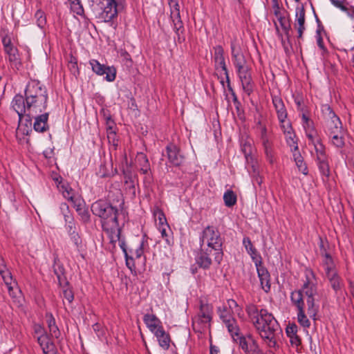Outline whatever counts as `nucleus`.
Returning <instances> with one entry per match:
<instances>
[{"mask_svg": "<svg viewBox=\"0 0 354 354\" xmlns=\"http://www.w3.org/2000/svg\"><path fill=\"white\" fill-rule=\"evenodd\" d=\"M309 142L313 144L316 153V160H322L328 158L326 153L325 147L317 137L314 138V140H309Z\"/></svg>", "mask_w": 354, "mask_h": 354, "instance_id": "31", "label": "nucleus"}, {"mask_svg": "<svg viewBox=\"0 0 354 354\" xmlns=\"http://www.w3.org/2000/svg\"><path fill=\"white\" fill-rule=\"evenodd\" d=\"M295 28L298 32V38H301L305 30V10L304 7L297 8Z\"/></svg>", "mask_w": 354, "mask_h": 354, "instance_id": "24", "label": "nucleus"}, {"mask_svg": "<svg viewBox=\"0 0 354 354\" xmlns=\"http://www.w3.org/2000/svg\"><path fill=\"white\" fill-rule=\"evenodd\" d=\"M71 241L73 242V243L77 246L79 247V245L81 244L82 241L80 239V236H79L77 231H73L71 233L68 234Z\"/></svg>", "mask_w": 354, "mask_h": 354, "instance_id": "56", "label": "nucleus"}, {"mask_svg": "<svg viewBox=\"0 0 354 354\" xmlns=\"http://www.w3.org/2000/svg\"><path fill=\"white\" fill-rule=\"evenodd\" d=\"M322 112L325 120L326 134L337 133V131L344 129L340 119L328 104L322 106Z\"/></svg>", "mask_w": 354, "mask_h": 354, "instance_id": "7", "label": "nucleus"}, {"mask_svg": "<svg viewBox=\"0 0 354 354\" xmlns=\"http://www.w3.org/2000/svg\"><path fill=\"white\" fill-rule=\"evenodd\" d=\"M145 243V239L143 238L142 239L141 242L140 243L139 245L138 246V248L135 250L133 255L135 256L136 258L139 259L142 256V254L144 253Z\"/></svg>", "mask_w": 354, "mask_h": 354, "instance_id": "54", "label": "nucleus"}, {"mask_svg": "<svg viewBox=\"0 0 354 354\" xmlns=\"http://www.w3.org/2000/svg\"><path fill=\"white\" fill-rule=\"evenodd\" d=\"M217 313L228 332H239L240 330L236 321L232 316L233 313L228 309L226 305L218 307Z\"/></svg>", "mask_w": 354, "mask_h": 354, "instance_id": "12", "label": "nucleus"}, {"mask_svg": "<svg viewBox=\"0 0 354 354\" xmlns=\"http://www.w3.org/2000/svg\"><path fill=\"white\" fill-rule=\"evenodd\" d=\"M124 257H125L127 266L129 269L131 270L132 268L134 267L133 257L129 256L128 254H126V255H124Z\"/></svg>", "mask_w": 354, "mask_h": 354, "instance_id": "60", "label": "nucleus"}, {"mask_svg": "<svg viewBox=\"0 0 354 354\" xmlns=\"http://www.w3.org/2000/svg\"><path fill=\"white\" fill-rule=\"evenodd\" d=\"M37 340L44 354H58L52 339V333H41Z\"/></svg>", "mask_w": 354, "mask_h": 354, "instance_id": "17", "label": "nucleus"}, {"mask_svg": "<svg viewBox=\"0 0 354 354\" xmlns=\"http://www.w3.org/2000/svg\"><path fill=\"white\" fill-rule=\"evenodd\" d=\"M241 82L242 88L248 95L253 91L254 83L252 80L250 68L236 72Z\"/></svg>", "mask_w": 354, "mask_h": 354, "instance_id": "19", "label": "nucleus"}, {"mask_svg": "<svg viewBox=\"0 0 354 354\" xmlns=\"http://www.w3.org/2000/svg\"><path fill=\"white\" fill-rule=\"evenodd\" d=\"M98 6L101 10L99 19L104 22H111L117 17L118 9L116 0H98Z\"/></svg>", "mask_w": 354, "mask_h": 354, "instance_id": "11", "label": "nucleus"}, {"mask_svg": "<svg viewBox=\"0 0 354 354\" xmlns=\"http://www.w3.org/2000/svg\"><path fill=\"white\" fill-rule=\"evenodd\" d=\"M256 129L263 145L268 161L271 164L274 163L275 158L273 145L266 125L263 124L261 120H259L256 124Z\"/></svg>", "mask_w": 354, "mask_h": 354, "instance_id": "8", "label": "nucleus"}, {"mask_svg": "<svg viewBox=\"0 0 354 354\" xmlns=\"http://www.w3.org/2000/svg\"><path fill=\"white\" fill-rule=\"evenodd\" d=\"M93 214L101 218L104 230L107 232L116 233V237L119 240L120 229L118 221V209L109 203L99 200L91 205Z\"/></svg>", "mask_w": 354, "mask_h": 354, "instance_id": "4", "label": "nucleus"}, {"mask_svg": "<svg viewBox=\"0 0 354 354\" xmlns=\"http://www.w3.org/2000/svg\"><path fill=\"white\" fill-rule=\"evenodd\" d=\"M272 103L277 112L280 124H283L286 122H290L286 120L288 113L281 98L278 96L272 97Z\"/></svg>", "mask_w": 354, "mask_h": 354, "instance_id": "21", "label": "nucleus"}, {"mask_svg": "<svg viewBox=\"0 0 354 354\" xmlns=\"http://www.w3.org/2000/svg\"><path fill=\"white\" fill-rule=\"evenodd\" d=\"M223 200L227 207H232L236 203V196L232 190H227L224 193Z\"/></svg>", "mask_w": 354, "mask_h": 354, "instance_id": "40", "label": "nucleus"}, {"mask_svg": "<svg viewBox=\"0 0 354 354\" xmlns=\"http://www.w3.org/2000/svg\"><path fill=\"white\" fill-rule=\"evenodd\" d=\"M35 17L37 19V24L39 27L43 28L46 24V17L44 13L42 11L38 10L35 13Z\"/></svg>", "mask_w": 354, "mask_h": 354, "instance_id": "50", "label": "nucleus"}, {"mask_svg": "<svg viewBox=\"0 0 354 354\" xmlns=\"http://www.w3.org/2000/svg\"><path fill=\"white\" fill-rule=\"evenodd\" d=\"M228 309L231 310L232 313H236L238 315H240L242 309L239 306L236 301L234 299H228L227 301V304H225Z\"/></svg>", "mask_w": 354, "mask_h": 354, "instance_id": "46", "label": "nucleus"}, {"mask_svg": "<svg viewBox=\"0 0 354 354\" xmlns=\"http://www.w3.org/2000/svg\"><path fill=\"white\" fill-rule=\"evenodd\" d=\"M305 277L306 280L301 289L292 292L290 299L298 310L303 309L305 306L303 299V293H304L307 297L308 314L310 317H315L319 309V305L316 303L318 300L317 280L311 270L305 271Z\"/></svg>", "mask_w": 354, "mask_h": 354, "instance_id": "2", "label": "nucleus"}, {"mask_svg": "<svg viewBox=\"0 0 354 354\" xmlns=\"http://www.w3.org/2000/svg\"><path fill=\"white\" fill-rule=\"evenodd\" d=\"M293 156L295 158V161L296 162V165L299 170L303 174L307 175L308 174V168L305 162H304V160L299 152V151H297L295 152H293Z\"/></svg>", "mask_w": 354, "mask_h": 354, "instance_id": "36", "label": "nucleus"}, {"mask_svg": "<svg viewBox=\"0 0 354 354\" xmlns=\"http://www.w3.org/2000/svg\"><path fill=\"white\" fill-rule=\"evenodd\" d=\"M316 161L322 175L325 177H328L330 174V168L328 162V158L322 160H317Z\"/></svg>", "mask_w": 354, "mask_h": 354, "instance_id": "37", "label": "nucleus"}, {"mask_svg": "<svg viewBox=\"0 0 354 354\" xmlns=\"http://www.w3.org/2000/svg\"><path fill=\"white\" fill-rule=\"evenodd\" d=\"M243 244L248 253H250L254 250L256 248L254 247L252 241L249 237H244L243 239Z\"/></svg>", "mask_w": 354, "mask_h": 354, "instance_id": "55", "label": "nucleus"}, {"mask_svg": "<svg viewBox=\"0 0 354 354\" xmlns=\"http://www.w3.org/2000/svg\"><path fill=\"white\" fill-rule=\"evenodd\" d=\"M170 8H171V17H176L178 16H180V7L177 2L171 1L169 3Z\"/></svg>", "mask_w": 354, "mask_h": 354, "instance_id": "48", "label": "nucleus"}, {"mask_svg": "<svg viewBox=\"0 0 354 354\" xmlns=\"http://www.w3.org/2000/svg\"><path fill=\"white\" fill-rule=\"evenodd\" d=\"M136 163L140 171L145 175H149L150 165L147 156L143 153H138L136 157Z\"/></svg>", "mask_w": 354, "mask_h": 354, "instance_id": "27", "label": "nucleus"}, {"mask_svg": "<svg viewBox=\"0 0 354 354\" xmlns=\"http://www.w3.org/2000/svg\"><path fill=\"white\" fill-rule=\"evenodd\" d=\"M234 342L248 354H263L256 344L255 340L250 333H231Z\"/></svg>", "mask_w": 354, "mask_h": 354, "instance_id": "10", "label": "nucleus"}, {"mask_svg": "<svg viewBox=\"0 0 354 354\" xmlns=\"http://www.w3.org/2000/svg\"><path fill=\"white\" fill-rule=\"evenodd\" d=\"M12 106L13 109L17 113L19 118V122L23 120L28 115H35L28 111V104L26 102L22 95H17L12 100Z\"/></svg>", "mask_w": 354, "mask_h": 354, "instance_id": "15", "label": "nucleus"}, {"mask_svg": "<svg viewBox=\"0 0 354 354\" xmlns=\"http://www.w3.org/2000/svg\"><path fill=\"white\" fill-rule=\"evenodd\" d=\"M287 336L290 338V343L292 346H295L297 348L301 344V339L297 335V333H286Z\"/></svg>", "mask_w": 354, "mask_h": 354, "instance_id": "52", "label": "nucleus"}, {"mask_svg": "<svg viewBox=\"0 0 354 354\" xmlns=\"http://www.w3.org/2000/svg\"><path fill=\"white\" fill-rule=\"evenodd\" d=\"M124 184L126 189L133 195L136 196L135 180L130 171H124Z\"/></svg>", "mask_w": 354, "mask_h": 354, "instance_id": "34", "label": "nucleus"}, {"mask_svg": "<svg viewBox=\"0 0 354 354\" xmlns=\"http://www.w3.org/2000/svg\"><path fill=\"white\" fill-rule=\"evenodd\" d=\"M158 230L161 234L162 237L165 240L167 243L168 245H171L172 243L171 239H170V234H171V229L168 225L164 224V225H158Z\"/></svg>", "mask_w": 354, "mask_h": 354, "instance_id": "39", "label": "nucleus"}, {"mask_svg": "<svg viewBox=\"0 0 354 354\" xmlns=\"http://www.w3.org/2000/svg\"><path fill=\"white\" fill-rule=\"evenodd\" d=\"M71 201L73 203L77 212L85 207V203L80 197H75L73 200H71Z\"/></svg>", "mask_w": 354, "mask_h": 354, "instance_id": "49", "label": "nucleus"}, {"mask_svg": "<svg viewBox=\"0 0 354 354\" xmlns=\"http://www.w3.org/2000/svg\"><path fill=\"white\" fill-rule=\"evenodd\" d=\"M328 279L331 288L337 293L343 287V281L338 275L337 272L326 276Z\"/></svg>", "mask_w": 354, "mask_h": 354, "instance_id": "32", "label": "nucleus"}, {"mask_svg": "<svg viewBox=\"0 0 354 354\" xmlns=\"http://www.w3.org/2000/svg\"><path fill=\"white\" fill-rule=\"evenodd\" d=\"M75 6H78L75 12L77 15H82L83 13V8L81 6L79 5V1H75V3H74Z\"/></svg>", "mask_w": 354, "mask_h": 354, "instance_id": "64", "label": "nucleus"}, {"mask_svg": "<svg viewBox=\"0 0 354 354\" xmlns=\"http://www.w3.org/2000/svg\"><path fill=\"white\" fill-rule=\"evenodd\" d=\"M232 59L236 72L249 68L245 56L239 49H236L234 44H231Z\"/></svg>", "mask_w": 354, "mask_h": 354, "instance_id": "20", "label": "nucleus"}, {"mask_svg": "<svg viewBox=\"0 0 354 354\" xmlns=\"http://www.w3.org/2000/svg\"><path fill=\"white\" fill-rule=\"evenodd\" d=\"M8 269L5 263V260L0 257V274H2L4 271H7Z\"/></svg>", "mask_w": 354, "mask_h": 354, "instance_id": "61", "label": "nucleus"}, {"mask_svg": "<svg viewBox=\"0 0 354 354\" xmlns=\"http://www.w3.org/2000/svg\"><path fill=\"white\" fill-rule=\"evenodd\" d=\"M297 318L298 322L304 328H307L310 326V322L305 315L304 308L298 310Z\"/></svg>", "mask_w": 354, "mask_h": 354, "instance_id": "43", "label": "nucleus"}, {"mask_svg": "<svg viewBox=\"0 0 354 354\" xmlns=\"http://www.w3.org/2000/svg\"><path fill=\"white\" fill-rule=\"evenodd\" d=\"M248 254L254 263L262 289L266 292H269L270 290V274L266 268L262 265L261 255L258 253L257 249L248 253Z\"/></svg>", "mask_w": 354, "mask_h": 354, "instance_id": "9", "label": "nucleus"}, {"mask_svg": "<svg viewBox=\"0 0 354 354\" xmlns=\"http://www.w3.org/2000/svg\"><path fill=\"white\" fill-rule=\"evenodd\" d=\"M332 4L336 8H339L342 11H347V8L343 5L342 2L344 0H330Z\"/></svg>", "mask_w": 354, "mask_h": 354, "instance_id": "58", "label": "nucleus"}, {"mask_svg": "<svg viewBox=\"0 0 354 354\" xmlns=\"http://www.w3.org/2000/svg\"><path fill=\"white\" fill-rule=\"evenodd\" d=\"M77 213L84 223H88L90 221V214L86 207L78 211Z\"/></svg>", "mask_w": 354, "mask_h": 354, "instance_id": "53", "label": "nucleus"}, {"mask_svg": "<svg viewBox=\"0 0 354 354\" xmlns=\"http://www.w3.org/2000/svg\"><path fill=\"white\" fill-rule=\"evenodd\" d=\"M251 168H252V171L249 170V172L250 173V175H251L253 180L255 183H257L259 185H261L263 180H262L261 177L259 175V171L258 167L256 165H252L251 166Z\"/></svg>", "mask_w": 354, "mask_h": 354, "instance_id": "44", "label": "nucleus"}, {"mask_svg": "<svg viewBox=\"0 0 354 354\" xmlns=\"http://www.w3.org/2000/svg\"><path fill=\"white\" fill-rule=\"evenodd\" d=\"M212 319L194 317L192 327L194 332H207L211 330Z\"/></svg>", "mask_w": 354, "mask_h": 354, "instance_id": "25", "label": "nucleus"}, {"mask_svg": "<svg viewBox=\"0 0 354 354\" xmlns=\"http://www.w3.org/2000/svg\"><path fill=\"white\" fill-rule=\"evenodd\" d=\"M200 252L196 261L204 269L209 268L213 262L220 264L223 259V239L220 232L214 226H207L200 234Z\"/></svg>", "mask_w": 354, "mask_h": 354, "instance_id": "1", "label": "nucleus"}, {"mask_svg": "<svg viewBox=\"0 0 354 354\" xmlns=\"http://www.w3.org/2000/svg\"><path fill=\"white\" fill-rule=\"evenodd\" d=\"M32 118L35 119L33 128L35 131L44 132L48 129L47 123L48 119V113L45 112L44 113H41L39 114H35V115H28L25 119L24 123V122L20 121L17 129V133L28 135L29 131H31Z\"/></svg>", "mask_w": 354, "mask_h": 354, "instance_id": "6", "label": "nucleus"}, {"mask_svg": "<svg viewBox=\"0 0 354 354\" xmlns=\"http://www.w3.org/2000/svg\"><path fill=\"white\" fill-rule=\"evenodd\" d=\"M0 275L8 288L9 294L12 295L13 288L12 283L15 282L13 281L11 272L8 270L7 271H4L2 274H0Z\"/></svg>", "mask_w": 354, "mask_h": 354, "instance_id": "38", "label": "nucleus"}, {"mask_svg": "<svg viewBox=\"0 0 354 354\" xmlns=\"http://www.w3.org/2000/svg\"><path fill=\"white\" fill-rule=\"evenodd\" d=\"M214 50V55H213V59L214 62V66L215 68L218 70V68H221L223 72L224 75L226 78V82L227 84V87L229 89H232L230 86V81L228 74V71L225 64V60L224 57V50L223 47L220 45L216 46L213 48Z\"/></svg>", "mask_w": 354, "mask_h": 354, "instance_id": "14", "label": "nucleus"}, {"mask_svg": "<svg viewBox=\"0 0 354 354\" xmlns=\"http://www.w3.org/2000/svg\"><path fill=\"white\" fill-rule=\"evenodd\" d=\"M324 256H323L322 266L324 268L326 276L335 273L337 271L335 263L331 256L324 250Z\"/></svg>", "mask_w": 354, "mask_h": 354, "instance_id": "28", "label": "nucleus"}, {"mask_svg": "<svg viewBox=\"0 0 354 354\" xmlns=\"http://www.w3.org/2000/svg\"><path fill=\"white\" fill-rule=\"evenodd\" d=\"M63 189H64V190H63L64 197L68 201L73 200L75 196L73 195V193H72L73 189L68 187H63Z\"/></svg>", "mask_w": 354, "mask_h": 354, "instance_id": "57", "label": "nucleus"}, {"mask_svg": "<svg viewBox=\"0 0 354 354\" xmlns=\"http://www.w3.org/2000/svg\"><path fill=\"white\" fill-rule=\"evenodd\" d=\"M176 19L175 17H171L173 24H174V29L177 35H180V32H183L184 30L183 24L180 19V17L178 16Z\"/></svg>", "mask_w": 354, "mask_h": 354, "instance_id": "45", "label": "nucleus"}, {"mask_svg": "<svg viewBox=\"0 0 354 354\" xmlns=\"http://www.w3.org/2000/svg\"><path fill=\"white\" fill-rule=\"evenodd\" d=\"M297 326L295 324H290L286 328V332H297Z\"/></svg>", "mask_w": 354, "mask_h": 354, "instance_id": "62", "label": "nucleus"}, {"mask_svg": "<svg viewBox=\"0 0 354 354\" xmlns=\"http://www.w3.org/2000/svg\"><path fill=\"white\" fill-rule=\"evenodd\" d=\"M281 129L283 132L286 142L290 147V151L293 153L298 151L297 138L295 133L294 132L291 123L286 122L283 124H280Z\"/></svg>", "mask_w": 354, "mask_h": 354, "instance_id": "16", "label": "nucleus"}, {"mask_svg": "<svg viewBox=\"0 0 354 354\" xmlns=\"http://www.w3.org/2000/svg\"><path fill=\"white\" fill-rule=\"evenodd\" d=\"M153 214L155 220L158 221V226L160 225H164L167 223L165 214L160 208H154Z\"/></svg>", "mask_w": 354, "mask_h": 354, "instance_id": "41", "label": "nucleus"}, {"mask_svg": "<svg viewBox=\"0 0 354 354\" xmlns=\"http://www.w3.org/2000/svg\"><path fill=\"white\" fill-rule=\"evenodd\" d=\"M337 133L327 134L331 139L332 144L336 147H342L344 145V136L345 131L344 129L337 131Z\"/></svg>", "mask_w": 354, "mask_h": 354, "instance_id": "33", "label": "nucleus"}, {"mask_svg": "<svg viewBox=\"0 0 354 354\" xmlns=\"http://www.w3.org/2000/svg\"><path fill=\"white\" fill-rule=\"evenodd\" d=\"M210 353L209 354H218V349L216 346H214L212 343V337H210Z\"/></svg>", "mask_w": 354, "mask_h": 354, "instance_id": "63", "label": "nucleus"}, {"mask_svg": "<svg viewBox=\"0 0 354 354\" xmlns=\"http://www.w3.org/2000/svg\"><path fill=\"white\" fill-rule=\"evenodd\" d=\"M167 158L174 166H180L184 160V156L180 149L174 144L170 143L166 147Z\"/></svg>", "mask_w": 354, "mask_h": 354, "instance_id": "18", "label": "nucleus"}, {"mask_svg": "<svg viewBox=\"0 0 354 354\" xmlns=\"http://www.w3.org/2000/svg\"><path fill=\"white\" fill-rule=\"evenodd\" d=\"M28 111L32 114L43 113L47 107L48 93L40 82L32 80L28 82L25 90Z\"/></svg>", "mask_w": 354, "mask_h": 354, "instance_id": "3", "label": "nucleus"}, {"mask_svg": "<svg viewBox=\"0 0 354 354\" xmlns=\"http://www.w3.org/2000/svg\"><path fill=\"white\" fill-rule=\"evenodd\" d=\"M156 337L160 346L165 350L169 348L171 342L169 333H156Z\"/></svg>", "mask_w": 354, "mask_h": 354, "instance_id": "35", "label": "nucleus"}, {"mask_svg": "<svg viewBox=\"0 0 354 354\" xmlns=\"http://www.w3.org/2000/svg\"><path fill=\"white\" fill-rule=\"evenodd\" d=\"M62 295L64 297V299H66L68 301V303H71L73 301V292L68 286L63 287Z\"/></svg>", "mask_w": 354, "mask_h": 354, "instance_id": "47", "label": "nucleus"}, {"mask_svg": "<svg viewBox=\"0 0 354 354\" xmlns=\"http://www.w3.org/2000/svg\"><path fill=\"white\" fill-rule=\"evenodd\" d=\"M5 52L8 55V60L10 63L11 67L19 69V66L21 65V63L17 49L15 47H13L12 48H8V50H5Z\"/></svg>", "mask_w": 354, "mask_h": 354, "instance_id": "30", "label": "nucleus"}, {"mask_svg": "<svg viewBox=\"0 0 354 354\" xmlns=\"http://www.w3.org/2000/svg\"><path fill=\"white\" fill-rule=\"evenodd\" d=\"M247 312L259 332H276L278 330L279 326L277 320L266 310L261 309L259 313L255 306L250 305L247 307Z\"/></svg>", "mask_w": 354, "mask_h": 354, "instance_id": "5", "label": "nucleus"}, {"mask_svg": "<svg viewBox=\"0 0 354 354\" xmlns=\"http://www.w3.org/2000/svg\"><path fill=\"white\" fill-rule=\"evenodd\" d=\"M301 124L308 140H314V138L317 137V131L315 129L313 122L304 113L301 115Z\"/></svg>", "mask_w": 354, "mask_h": 354, "instance_id": "22", "label": "nucleus"}, {"mask_svg": "<svg viewBox=\"0 0 354 354\" xmlns=\"http://www.w3.org/2000/svg\"><path fill=\"white\" fill-rule=\"evenodd\" d=\"M60 209L64 215L66 222V229L68 233L70 234L73 231H77L74 218L70 214L68 205L66 203H62L60 205Z\"/></svg>", "mask_w": 354, "mask_h": 354, "instance_id": "23", "label": "nucleus"}, {"mask_svg": "<svg viewBox=\"0 0 354 354\" xmlns=\"http://www.w3.org/2000/svg\"><path fill=\"white\" fill-rule=\"evenodd\" d=\"M212 310L213 308L212 305L203 300H200L199 309L195 317L212 319Z\"/></svg>", "mask_w": 354, "mask_h": 354, "instance_id": "29", "label": "nucleus"}, {"mask_svg": "<svg viewBox=\"0 0 354 354\" xmlns=\"http://www.w3.org/2000/svg\"><path fill=\"white\" fill-rule=\"evenodd\" d=\"M262 339L270 347H275L277 341L274 333H261Z\"/></svg>", "mask_w": 354, "mask_h": 354, "instance_id": "42", "label": "nucleus"}, {"mask_svg": "<svg viewBox=\"0 0 354 354\" xmlns=\"http://www.w3.org/2000/svg\"><path fill=\"white\" fill-rule=\"evenodd\" d=\"M46 321L50 332H57L58 330L57 326L55 325V321L51 315H46Z\"/></svg>", "mask_w": 354, "mask_h": 354, "instance_id": "51", "label": "nucleus"}, {"mask_svg": "<svg viewBox=\"0 0 354 354\" xmlns=\"http://www.w3.org/2000/svg\"><path fill=\"white\" fill-rule=\"evenodd\" d=\"M2 43L4 47V50H6L8 48H12L14 46L11 44L10 38L8 37H4L2 39Z\"/></svg>", "mask_w": 354, "mask_h": 354, "instance_id": "59", "label": "nucleus"}, {"mask_svg": "<svg viewBox=\"0 0 354 354\" xmlns=\"http://www.w3.org/2000/svg\"><path fill=\"white\" fill-rule=\"evenodd\" d=\"M144 322L151 332H164L162 328L161 322L154 315H145Z\"/></svg>", "mask_w": 354, "mask_h": 354, "instance_id": "26", "label": "nucleus"}, {"mask_svg": "<svg viewBox=\"0 0 354 354\" xmlns=\"http://www.w3.org/2000/svg\"><path fill=\"white\" fill-rule=\"evenodd\" d=\"M92 71L97 75H106L105 80L107 82H113L116 77V69L113 66L101 64L96 59L89 61Z\"/></svg>", "mask_w": 354, "mask_h": 354, "instance_id": "13", "label": "nucleus"}]
</instances>
